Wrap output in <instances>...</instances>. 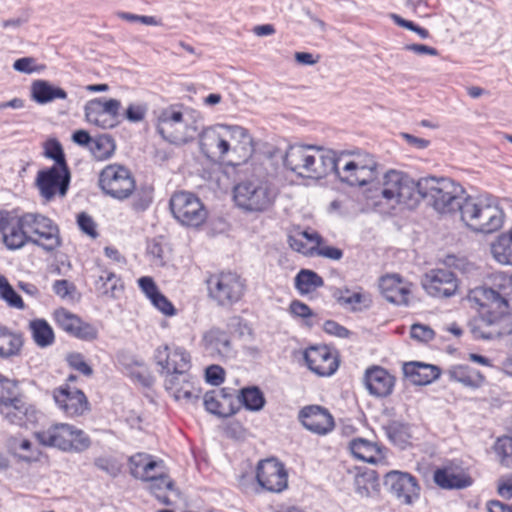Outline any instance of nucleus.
Here are the masks:
<instances>
[{
  "instance_id": "1",
  "label": "nucleus",
  "mask_w": 512,
  "mask_h": 512,
  "mask_svg": "<svg viewBox=\"0 0 512 512\" xmlns=\"http://www.w3.org/2000/svg\"><path fill=\"white\" fill-rule=\"evenodd\" d=\"M280 190L273 178L260 168L240 179L232 189L235 206L244 213L262 214L274 207Z\"/></svg>"
},
{
  "instance_id": "2",
  "label": "nucleus",
  "mask_w": 512,
  "mask_h": 512,
  "mask_svg": "<svg viewBox=\"0 0 512 512\" xmlns=\"http://www.w3.org/2000/svg\"><path fill=\"white\" fill-rule=\"evenodd\" d=\"M479 313L471 325V332L477 339L492 340L512 332L508 313L486 291V287L472 289L467 296Z\"/></svg>"
},
{
  "instance_id": "3",
  "label": "nucleus",
  "mask_w": 512,
  "mask_h": 512,
  "mask_svg": "<svg viewBox=\"0 0 512 512\" xmlns=\"http://www.w3.org/2000/svg\"><path fill=\"white\" fill-rule=\"evenodd\" d=\"M334 150L316 145L295 144L282 156L283 167L298 178L320 180L328 176L333 167Z\"/></svg>"
},
{
  "instance_id": "4",
  "label": "nucleus",
  "mask_w": 512,
  "mask_h": 512,
  "mask_svg": "<svg viewBox=\"0 0 512 512\" xmlns=\"http://www.w3.org/2000/svg\"><path fill=\"white\" fill-rule=\"evenodd\" d=\"M422 178L416 180L401 170L390 169L381 177L379 193L369 197L371 204L378 209L384 205L414 209L420 204Z\"/></svg>"
},
{
  "instance_id": "5",
  "label": "nucleus",
  "mask_w": 512,
  "mask_h": 512,
  "mask_svg": "<svg viewBox=\"0 0 512 512\" xmlns=\"http://www.w3.org/2000/svg\"><path fill=\"white\" fill-rule=\"evenodd\" d=\"M155 129L159 136L174 146L192 143L198 135V121L192 112L179 105H170L159 111Z\"/></svg>"
},
{
  "instance_id": "6",
  "label": "nucleus",
  "mask_w": 512,
  "mask_h": 512,
  "mask_svg": "<svg viewBox=\"0 0 512 512\" xmlns=\"http://www.w3.org/2000/svg\"><path fill=\"white\" fill-rule=\"evenodd\" d=\"M350 186H365L378 175V163L373 155L363 150L335 151L331 173Z\"/></svg>"
},
{
  "instance_id": "7",
  "label": "nucleus",
  "mask_w": 512,
  "mask_h": 512,
  "mask_svg": "<svg viewBox=\"0 0 512 512\" xmlns=\"http://www.w3.org/2000/svg\"><path fill=\"white\" fill-rule=\"evenodd\" d=\"M459 213L462 223L475 233L491 234L504 222L502 209L490 198L466 197Z\"/></svg>"
},
{
  "instance_id": "8",
  "label": "nucleus",
  "mask_w": 512,
  "mask_h": 512,
  "mask_svg": "<svg viewBox=\"0 0 512 512\" xmlns=\"http://www.w3.org/2000/svg\"><path fill=\"white\" fill-rule=\"evenodd\" d=\"M465 198L464 189L448 178H422L420 202L426 199L440 215H452L460 211Z\"/></svg>"
},
{
  "instance_id": "9",
  "label": "nucleus",
  "mask_w": 512,
  "mask_h": 512,
  "mask_svg": "<svg viewBox=\"0 0 512 512\" xmlns=\"http://www.w3.org/2000/svg\"><path fill=\"white\" fill-rule=\"evenodd\" d=\"M34 437L42 446L64 453H81L91 445L87 433L69 423L52 424L44 430L35 432Z\"/></svg>"
},
{
  "instance_id": "10",
  "label": "nucleus",
  "mask_w": 512,
  "mask_h": 512,
  "mask_svg": "<svg viewBox=\"0 0 512 512\" xmlns=\"http://www.w3.org/2000/svg\"><path fill=\"white\" fill-rule=\"evenodd\" d=\"M169 208L178 224L188 229H201L209 217L203 201L189 191L175 192L170 198Z\"/></svg>"
},
{
  "instance_id": "11",
  "label": "nucleus",
  "mask_w": 512,
  "mask_h": 512,
  "mask_svg": "<svg viewBox=\"0 0 512 512\" xmlns=\"http://www.w3.org/2000/svg\"><path fill=\"white\" fill-rule=\"evenodd\" d=\"M223 162L239 166L249 161L255 152V142L248 129L241 125L227 124Z\"/></svg>"
},
{
  "instance_id": "12",
  "label": "nucleus",
  "mask_w": 512,
  "mask_h": 512,
  "mask_svg": "<svg viewBox=\"0 0 512 512\" xmlns=\"http://www.w3.org/2000/svg\"><path fill=\"white\" fill-rule=\"evenodd\" d=\"M100 189L108 196L125 200L136 188L135 179L130 170L121 164H109L104 167L98 179Z\"/></svg>"
},
{
  "instance_id": "13",
  "label": "nucleus",
  "mask_w": 512,
  "mask_h": 512,
  "mask_svg": "<svg viewBox=\"0 0 512 512\" xmlns=\"http://www.w3.org/2000/svg\"><path fill=\"white\" fill-rule=\"evenodd\" d=\"M208 296L221 306L238 302L245 291L244 282L233 272H219L206 280Z\"/></svg>"
},
{
  "instance_id": "14",
  "label": "nucleus",
  "mask_w": 512,
  "mask_h": 512,
  "mask_svg": "<svg viewBox=\"0 0 512 512\" xmlns=\"http://www.w3.org/2000/svg\"><path fill=\"white\" fill-rule=\"evenodd\" d=\"M24 225L29 236V242L53 251L60 247L61 238L58 226L48 217L36 214H24Z\"/></svg>"
},
{
  "instance_id": "15",
  "label": "nucleus",
  "mask_w": 512,
  "mask_h": 512,
  "mask_svg": "<svg viewBox=\"0 0 512 512\" xmlns=\"http://www.w3.org/2000/svg\"><path fill=\"white\" fill-rule=\"evenodd\" d=\"M70 183V172L67 166L53 165L38 171L35 186L45 201L55 197H64Z\"/></svg>"
},
{
  "instance_id": "16",
  "label": "nucleus",
  "mask_w": 512,
  "mask_h": 512,
  "mask_svg": "<svg viewBox=\"0 0 512 512\" xmlns=\"http://www.w3.org/2000/svg\"><path fill=\"white\" fill-rule=\"evenodd\" d=\"M154 359L164 378L176 374L183 375L191 368L190 353L178 346L160 345L155 350Z\"/></svg>"
},
{
  "instance_id": "17",
  "label": "nucleus",
  "mask_w": 512,
  "mask_h": 512,
  "mask_svg": "<svg viewBox=\"0 0 512 512\" xmlns=\"http://www.w3.org/2000/svg\"><path fill=\"white\" fill-rule=\"evenodd\" d=\"M388 491L402 504L412 505L420 496L417 480L409 473L393 470L384 477Z\"/></svg>"
},
{
  "instance_id": "18",
  "label": "nucleus",
  "mask_w": 512,
  "mask_h": 512,
  "mask_svg": "<svg viewBox=\"0 0 512 512\" xmlns=\"http://www.w3.org/2000/svg\"><path fill=\"white\" fill-rule=\"evenodd\" d=\"M256 480L262 489L273 493H280L288 486L287 471L284 465L274 458L258 463Z\"/></svg>"
},
{
  "instance_id": "19",
  "label": "nucleus",
  "mask_w": 512,
  "mask_h": 512,
  "mask_svg": "<svg viewBox=\"0 0 512 512\" xmlns=\"http://www.w3.org/2000/svg\"><path fill=\"white\" fill-rule=\"evenodd\" d=\"M52 317L63 331L78 339L93 341L98 337V330L93 324L84 321L66 308L59 307L55 309Z\"/></svg>"
},
{
  "instance_id": "20",
  "label": "nucleus",
  "mask_w": 512,
  "mask_h": 512,
  "mask_svg": "<svg viewBox=\"0 0 512 512\" xmlns=\"http://www.w3.org/2000/svg\"><path fill=\"white\" fill-rule=\"evenodd\" d=\"M200 345L209 356L215 359L227 360L235 355L231 336L219 327H211L204 331Z\"/></svg>"
},
{
  "instance_id": "21",
  "label": "nucleus",
  "mask_w": 512,
  "mask_h": 512,
  "mask_svg": "<svg viewBox=\"0 0 512 512\" xmlns=\"http://www.w3.org/2000/svg\"><path fill=\"white\" fill-rule=\"evenodd\" d=\"M425 291L436 298H449L454 296L459 283L455 274L447 269H433L429 271L422 282Z\"/></svg>"
},
{
  "instance_id": "22",
  "label": "nucleus",
  "mask_w": 512,
  "mask_h": 512,
  "mask_svg": "<svg viewBox=\"0 0 512 512\" xmlns=\"http://www.w3.org/2000/svg\"><path fill=\"white\" fill-rule=\"evenodd\" d=\"M227 124H214L198 132L200 152L208 159L222 161Z\"/></svg>"
},
{
  "instance_id": "23",
  "label": "nucleus",
  "mask_w": 512,
  "mask_h": 512,
  "mask_svg": "<svg viewBox=\"0 0 512 512\" xmlns=\"http://www.w3.org/2000/svg\"><path fill=\"white\" fill-rule=\"evenodd\" d=\"M57 407L68 417H78L89 410V402L82 390L64 385L53 393Z\"/></svg>"
},
{
  "instance_id": "24",
  "label": "nucleus",
  "mask_w": 512,
  "mask_h": 512,
  "mask_svg": "<svg viewBox=\"0 0 512 512\" xmlns=\"http://www.w3.org/2000/svg\"><path fill=\"white\" fill-rule=\"evenodd\" d=\"M299 420L306 430L320 436L327 435L335 427L331 413L319 405L303 407L299 412Z\"/></svg>"
},
{
  "instance_id": "25",
  "label": "nucleus",
  "mask_w": 512,
  "mask_h": 512,
  "mask_svg": "<svg viewBox=\"0 0 512 512\" xmlns=\"http://www.w3.org/2000/svg\"><path fill=\"white\" fill-rule=\"evenodd\" d=\"M304 360L309 370L321 377L332 375L338 368L337 357L326 346L308 348Z\"/></svg>"
},
{
  "instance_id": "26",
  "label": "nucleus",
  "mask_w": 512,
  "mask_h": 512,
  "mask_svg": "<svg viewBox=\"0 0 512 512\" xmlns=\"http://www.w3.org/2000/svg\"><path fill=\"white\" fill-rule=\"evenodd\" d=\"M379 288L383 297L390 303L407 306L411 300V283L397 274L381 277Z\"/></svg>"
},
{
  "instance_id": "27",
  "label": "nucleus",
  "mask_w": 512,
  "mask_h": 512,
  "mask_svg": "<svg viewBox=\"0 0 512 512\" xmlns=\"http://www.w3.org/2000/svg\"><path fill=\"white\" fill-rule=\"evenodd\" d=\"M8 452L21 463L33 464L44 458L41 448L29 438L24 436H13L7 441Z\"/></svg>"
},
{
  "instance_id": "28",
  "label": "nucleus",
  "mask_w": 512,
  "mask_h": 512,
  "mask_svg": "<svg viewBox=\"0 0 512 512\" xmlns=\"http://www.w3.org/2000/svg\"><path fill=\"white\" fill-rule=\"evenodd\" d=\"M364 384L372 396L386 397L393 391L395 378L384 368L373 366L365 371Z\"/></svg>"
},
{
  "instance_id": "29",
  "label": "nucleus",
  "mask_w": 512,
  "mask_h": 512,
  "mask_svg": "<svg viewBox=\"0 0 512 512\" xmlns=\"http://www.w3.org/2000/svg\"><path fill=\"white\" fill-rule=\"evenodd\" d=\"M2 242L9 250H17L22 248L29 242V236L26 226L24 225V215L15 217L9 216V223L5 224L1 232Z\"/></svg>"
},
{
  "instance_id": "30",
  "label": "nucleus",
  "mask_w": 512,
  "mask_h": 512,
  "mask_svg": "<svg viewBox=\"0 0 512 512\" xmlns=\"http://www.w3.org/2000/svg\"><path fill=\"white\" fill-rule=\"evenodd\" d=\"M0 414L10 423L21 427H28L37 421L35 409L24 403L20 396L0 409Z\"/></svg>"
},
{
  "instance_id": "31",
  "label": "nucleus",
  "mask_w": 512,
  "mask_h": 512,
  "mask_svg": "<svg viewBox=\"0 0 512 512\" xmlns=\"http://www.w3.org/2000/svg\"><path fill=\"white\" fill-rule=\"evenodd\" d=\"M234 393L226 389L213 390L204 395V405L206 410L220 417H228L235 413Z\"/></svg>"
},
{
  "instance_id": "32",
  "label": "nucleus",
  "mask_w": 512,
  "mask_h": 512,
  "mask_svg": "<svg viewBox=\"0 0 512 512\" xmlns=\"http://www.w3.org/2000/svg\"><path fill=\"white\" fill-rule=\"evenodd\" d=\"M30 97L35 103L44 105L57 99L65 100L67 93L47 80L38 79L31 83Z\"/></svg>"
},
{
  "instance_id": "33",
  "label": "nucleus",
  "mask_w": 512,
  "mask_h": 512,
  "mask_svg": "<svg viewBox=\"0 0 512 512\" xmlns=\"http://www.w3.org/2000/svg\"><path fill=\"white\" fill-rule=\"evenodd\" d=\"M493 299L509 314L512 311V274L499 273L493 278V287H486Z\"/></svg>"
},
{
  "instance_id": "34",
  "label": "nucleus",
  "mask_w": 512,
  "mask_h": 512,
  "mask_svg": "<svg viewBox=\"0 0 512 512\" xmlns=\"http://www.w3.org/2000/svg\"><path fill=\"white\" fill-rule=\"evenodd\" d=\"M164 386L175 400H190L193 396L198 397L188 372L183 375L176 374L165 377Z\"/></svg>"
},
{
  "instance_id": "35",
  "label": "nucleus",
  "mask_w": 512,
  "mask_h": 512,
  "mask_svg": "<svg viewBox=\"0 0 512 512\" xmlns=\"http://www.w3.org/2000/svg\"><path fill=\"white\" fill-rule=\"evenodd\" d=\"M403 370L406 377L419 386L428 385L440 376V369L437 366L421 362L407 363Z\"/></svg>"
},
{
  "instance_id": "36",
  "label": "nucleus",
  "mask_w": 512,
  "mask_h": 512,
  "mask_svg": "<svg viewBox=\"0 0 512 512\" xmlns=\"http://www.w3.org/2000/svg\"><path fill=\"white\" fill-rule=\"evenodd\" d=\"M149 491L164 505H173L179 498V493L174 489L173 481L166 475L151 477Z\"/></svg>"
},
{
  "instance_id": "37",
  "label": "nucleus",
  "mask_w": 512,
  "mask_h": 512,
  "mask_svg": "<svg viewBox=\"0 0 512 512\" xmlns=\"http://www.w3.org/2000/svg\"><path fill=\"white\" fill-rule=\"evenodd\" d=\"M353 483L356 494L362 498H368L377 494L379 489L378 477L373 470L354 469Z\"/></svg>"
},
{
  "instance_id": "38",
  "label": "nucleus",
  "mask_w": 512,
  "mask_h": 512,
  "mask_svg": "<svg viewBox=\"0 0 512 512\" xmlns=\"http://www.w3.org/2000/svg\"><path fill=\"white\" fill-rule=\"evenodd\" d=\"M352 455L364 462L375 464L383 460L384 456L376 443L363 438L353 439L349 444Z\"/></svg>"
},
{
  "instance_id": "39",
  "label": "nucleus",
  "mask_w": 512,
  "mask_h": 512,
  "mask_svg": "<svg viewBox=\"0 0 512 512\" xmlns=\"http://www.w3.org/2000/svg\"><path fill=\"white\" fill-rule=\"evenodd\" d=\"M288 242L294 251L306 256H312L321 243V237L315 232L297 231L289 236Z\"/></svg>"
},
{
  "instance_id": "40",
  "label": "nucleus",
  "mask_w": 512,
  "mask_h": 512,
  "mask_svg": "<svg viewBox=\"0 0 512 512\" xmlns=\"http://www.w3.org/2000/svg\"><path fill=\"white\" fill-rule=\"evenodd\" d=\"M448 377L451 381L472 389L479 388L485 380L478 370L464 365L451 367L448 371Z\"/></svg>"
},
{
  "instance_id": "41",
  "label": "nucleus",
  "mask_w": 512,
  "mask_h": 512,
  "mask_svg": "<svg viewBox=\"0 0 512 512\" xmlns=\"http://www.w3.org/2000/svg\"><path fill=\"white\" fill-rule=\"evenodd\" d=\"M490 252L497 263L512 266V229L501 233L493 240Z\"/></svg>"
},
{
  "instance_id": "42",
  "label": "nucleus",
  "mask_w": 512,
  "mask_h": 512,
  "mask_svg": "<svg viewBox=\"0 0 512 512\" xmlns=\"http://www.w3.org/2000/svg\"><path fill=\"white\" fill-rule=\"evenodd\" d=\"M21 334L0 326V358L7 359L18 356L23 348Z\"/></svg>"
},
{
  "instance_id": "43",
  "label": "nucleus",
  "mask_w": 512,
  "mask_h": 512,
  "mask_svg": "<svg viewBox=\"0 0 512 512\" xmlns=\"http://www.w3.org/2000/svg\"><path fill=\"white\" fill-rule=\"evenodd\" d=\"M28 328L34 343L38 347L46 348L55 342L54 330L45 319H32L28 324Z\"/></svg>"
},
{
  "instance_id": "44",
  "label": "nucleus",
  "mask_w": 512,
  "mask_h": 512,
  "mask_svg": "<svg viewBox=\"0 0 512 512\" xmlns=\"http://www.w3.org/2000/svg\"><path fill=\"white\" fill-rule=\"evenodd\" d=\"M96 289L106 298L116 299L123 291L121 279L111 271L104 270L95 282Z\"/></svg>"
},
{
  "instance_id": "45",
  "label": "nucleus",
  "mask_w": 512,
  "mask_h": 512,
  "mask_svg": "<svg viewBox=\"0 0 512 512\" xmlns=\"http://www.w3.org/2000/svg\"><path fill=\"white\" fill-rule=\"evenodd\" d=\"M160 464L151 455L138 453L130 458V472L133 477L148 481L151 478L150 473Z\"/></svg>"
},
{
  "instance_id": "46",
  "label": "nucleus",
  "mask_w": 512,
  "mask_h": 512,
  "mask_svg": "<svg viewBox=\"0 0 512 512\" xmlns=\"http://www.w3.org/2000/svg\"><path fill=\"white\" fill-rule=\"evenodd\" d=\"M386 436L395 446L405 448L411 443L412 434L409 427L401 422H391L384 427Z\"/></svg>"
},
{
  "instance_id": "47",
  "label": "nucleus",
  "mask_w": 512,
  "mask_h": 512,
  "mask_svg": "<svg viewBox=\"0 0 512 512\" xmlns=\"http://www.w3.org/2000/svg\"><path fill=\"white\" fill-rule=\"evenodd\" d=\"M115 148L114 140L107 134L95 137L89 146L90 152L98 161L110 158L114 154Z\"/></svg>"
},
{
  "instance_id": "48",
  "label": "nucleus",
  "mask_w": 512,
  "mask_h": 512,
  "mask_svg": "<svg viewBox=\"0 0 512 512\" xmlns=\"http://www.w3.org/2000/svg\"><path fill=\"white\" fill-rule=\"evenodd\" d=\"M323 284V279L312 270L303 269L295 277V286L300 294L312 293Z\"/></svg>"
},
{
  "instance_id": "49",
  "label": "nucleus",
  "mask_w": 512,
  "mask_h": 512,
  "mask_svg": "<svg viewBox=\"0 0 512 512\" xmlns=\"http://www.w3.org/2000/svg\"><path fill=\"white\" fill-rule=\"evenodd\" d=\"M85 118L90 124L102 129H109L115 126L114 119L106 115L93 100L89 101L85 106Z\"/></svg>"
},
{
  "instance_id": "50",
  "label": "nucleus",
  "mask_w": 512,
  "mask_h": 512,
  "mask_svg": "<svg viewBox=\"0 0 512 512\" xmlns=\"http://www.w3.org/2000/svg\"><path fill=\"white\" fill-rule=\"evenodd\" d=\"M434 481L438 486L446 489L464 488L471 484L468 477L446 470H437L434 473Z\"/></svg>"
},
{
  "instance_id": "51",
  "label": "nucleus",
  "mask_w": 512,
  "mask_h": 512,
  "mask_svg": "<svg viewBox=\"0 0 512 512\" xmlns=\"http://www.w3.org/2000/svg\"><path fill=\"white\" fill-rule=\"evenodd\" d=\"M0 300L5 302V304L10 308L18 310H23L25 308V304L21 296L3 275H0Z\"/></svg>"
},
{
  "instance_id": "52",
  "label": "nucleus",
  "mask_w": 512,
  "mask_h": 512,
  "mask_svg": "<svg viewBox=\"0 0 512 512\" xmlns=\"http://www.w3.org/2000/svg\"><path fill=\"white\" fill-rule=\"evenodd\" d=\"M19 397L18 381L0 374V409Z\"/></svg>"
},
{
  "instance_id": "53",
  "label": "nucleus",
  "mask_w": 512,
  "mask_h": 512,
  "mask_svg": "<svg viewBox=\"0 0 512 512\" xmlns=\"http://www.w3.org/2000/svg\"><path fill=\"white\" fill-rule=\"evenodd\" d=\"M241 401L251 411H259L265 404L262 392L258 388H245L241 390Z\"/></svg>"
},
{
  "instance_id": "54",
  "label": "nucleus",
  "mask_w": 512,
  "mask_h": 512,
  "mask_svg": "<svg viewBox=\"0 0 512 512\" xmlns=\"http://www.w3.org/2000/svg\"><path fill=\"white\" fill-rule=\"evenodd\" d=\"M43 155L54 161L53 165L67 166L62 145L54 138L48 139L43 144Z\"/></svg>"
},
{
  "instance_id": "55",
  "label": "nucleus",
  "mask_w": 512,
  "mask_h": 512,
  "mask_svg": "<svg viewBox=\"0 0 512 512\" xmlns=\"http://www.w3.org/2000/svg\"><path fill=\"white\" fill-rule=\"evenodd\" d=\"M494 451L503 465L512 467V437L498 438L494 445Z\"/></svg>"
},
{
  "instance_id": "56",
  "label": "nucleus",
  "mask_w": 512,
  "mask_h": 512,
  "mask_svg": "<svg viewBox=\"0 0 512 512\" xmlns=\"http://www.w3.org/2000/svg\"><path fill=\"white\" fill-rule=\"evenodd\" d=\"M340 302L349 306L353 310L366 309L371 305V299L368 294L361 291L353 292L347 296H341Z\"/></svg>"
},
{
  "instance_id": "57",
  "label": "nucleus",
  "mask_w": 512,
  "mask_h": 512,
  "mask_svg": "<svg viewBox=\"0 0 512 512\" xmlns=\"http://www.w3.org/2000/svg\"><path fill=\"white\" fill-rule=\"evenodd\" d=\"M148 112V105L146 102L137 101L128 104L125 111V118L131 123H139L145 120Z\"/></svg>"
},
{
  "instance_id": "58",
  "label": "nucleus",
  "mask_w": 512,
  "mask_h": 512,
  "mask_svg": "<svg viewBox=\"0 0 512 512\" xmlns=\"http://www.w3.org/2000/svg\"><path fill=\"white\" fill-rule=\"evenodd\" d=\"M66 361L70 368L78 371L84 376H91L93 374L92 367L87 363L84 356L78 352L69 353L66 356Z\"/></svg>"
},
{
  "instance_id": "59",
  "label": "nucleus",
  "mask_w": 512,
  "mask_h": 512,
  "mask_svg": "<svg viewBox=\"0 0 512 512\" xmlns=\"http://www.w3.org/2000/svg\"><path fill=\"white\" fill-rule=\"evenodd\" d=\"M410 336L418 342L427 343L434 338L435 333L431 327L417 323L411 326Z\"/></svg>"
},
{
  "instance_id": "60",
  "label": "nucleus",
  "mask_w": 512,
  "mask_h": 512,
  "mask_svg": "<svg viewBox=\"0 0 512 512\" xmlns=\"http://www.w3.org/2000/svg\"><path fill=\"white\" fill-rule=\"evenodd\" d=\"M13 69L19 73L33 74L42 71L43 66L36 65V61L32 57H23L13 63Z\"/></svg>"
},
{
  "instance_id": "61",
  "label": "nucleus",
  "mask_w": 512,
  "mask_h": 512,
  "mask_svg": "<svg viewBox=\"0 0 512 512\" xmlns=\"http://www.w3.org/2000/svg\"><path fill=\"white\" fill-rule=\"evenodd\" d=\"M152 305L167 317L175 316L176 308L161 292L151 300Z\"/></svg>"
},
{
  "instance_id": "62",
  "label": "nucleus",
  "mask_w": 512,
  "mask_h": 512,
  "mask_svg": "<svg viewBox=\"0 0 512 512\" xmlns=\"http://www.w3.org/2000/svg\"><path fill=\"white\" fill-rule=\"evenodd\" d=\"M93 101L100 106V109L103 110L106 115L114 119V124L116 125L119 109L121 107L120 101L113 98L107 100L95 99Z\"/></svg>"
},
{
  "instance_id": "63",
  "label": "nucleus",
  "mask_w": 512,
  "mask_h": 512,
  "mask_svg": "<svg viewBox=\"0 0 512 512\" xmlns=\"http://www.w3.org/2000/svg\"><path fill=\"white\" fill-rule=\"evenodd\" d=\"M496 489L498 495L505 499L509 500L512 498V473L501 476L498 478L496 482Z\"/></svg>"
},
{
  "instance_id": "64",
  "label": "nucleus",
  "mask_w": 512,
  "mask_h": 512,
  "mask_svg": "<svg viewBox=\"0 0 512 512\" xmlns=\"http://www.w3.org/2000/svg\"><path fill=\"white\" fill-rule=\"evenodd\" d=\"M225 376L224 369L219 365H211L205 370V379L211 385H220Z\"/></svg>"
}]
</instances>
